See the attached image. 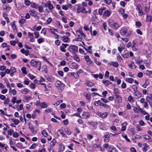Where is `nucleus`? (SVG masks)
<instances>
[{"label":"nucleus","mask_w":152,"mask_h":152,"mask_svg":"<svg viewBox=\"0 0 152 152\" xmlns=\"http://www.w3.org/2000/svg\"><path fill=\"white\" fill-rule=\"evenodd\" d=\"M85 84L86 86L89 87H91L94 85V83L88 81L85 83Z\"/></svg>","instance_id":"nucleus-33"},{"label":"nucleus","mask_w":152,"mask_h":152,"mask_svg":"<svg viewBox=\"0 0 152 152\" xmlns=\"http://www.w3.org/2000/svg\"><path fill=\"white\" fill-rule=\"evenodd\" d=\"M127 123L126 122H124V123L122 124V127H121V130L123 131L126 130V126L127 125Z\"/></svg>","instance_id":"nucleus-19"},{"label":"nucleus","mask_w":152,"mask_h":152,"mask_svg":"<svg viewBox=\"0 0 152 152\" xmlns=\"http://www.w3.org/2000/svg\"><path fill=\"white\" fill-rule=\"evenodd\" d=\"M110 129L113 131H117V129L115 126L114 125H112L110 127Z\"/></svg>","instance_id":"nucleus-60"},{"label":"nucleus","mask_w":152,"mask_h":152,"mask_svg":"<svg viewBox=\"0 0 152 152\" xmlns=\"http://www.w3.org/2000/svg\"><path fill=\"white\" fill-rule=\"evenodd\" d=\"M111 63H113L112 65L115 67H117L118 66V64L117 62H113V61H112Z\"/></svg>","instance_id":"nucleus-54"},{"label":"nucleus","mask_w":152,"mask_h":152,"mask_svg":"<svg viewBox=\"0 0 152 152\" xmlns=\"http://www.w3.org/2000/svg\"><path fill=\"white\" fill-rule=\"evenodd\" d=\"M84 95L86 97L88 101H90L91 99V96L88 94L87 93H85L84 94Z\"/></svg>","instance_id":"nucleus-29"},{"label":"nucleus","mask_w":152,"mask_h":152,"mask_svg":"<svg viewBox=\"0 0 152 152\" xmlns=\"http://www.w3.org/2000/svg\"><path fill=\"white\" fill-rule=\"evenodd\" d=\"M39 12H42L43 11V8L41 6H38Z\"/></svg>","instance_id":"nucleus-56"},{"label":"nucleus","mask_w":152,"mask_h":152,"mask_svg":"<svg viewBox=\"0 0 152 152\" xmlns=\"http://www.w3.org/2000/svg\"><path fill=\"white\" fill-rule=\"evenodd\" d=\"M127 29L126 28H124L121 29L120 32V34L122 36H125L127 33Z\"/></svg>","instance_id":"nucleus-15"},{"label":"nucleus","mask_w":152,"mask_h":152,"mask_svg":"<svg viewBox=\"0 0 152 152\" xmlns=\"http://www.w3.org/2000/svg\"><path fill=\"white\" fill-rule=\"evenodd\" d=\"M134 96H137L138 98H140L142 96L141 93L138 91L134 93Z\"/></svg>","instance_id":"nucleus-28"},{"label":"nucleus","mask_w":152,"mask_h":152,"mask_svg":"<svg viewBox=\"0 0 152 152\" xmlns=\"http://www.w3.org/2000/svg\"><path fill=\"white\" fill-rule=\"evenodd\" d=\"M37 106H40L43 108H46L48 107V105L45 102L38 101L36 103Z\"/></svg>","instance_id":"nucleus-8"},{"label":"nucleus","mask_w":152,"mask_h":152,"mask_svg":"<svg viewBox=\"0 0 152 152\" xmlns=\"http://www.w3.org/2000/svg\"><path fill=\"white\" fill-rule=\"evenodd\" d=\"M111 15V12L110 11L107 10L105 11L103 13V15L105 17H109Z\"/></svg>","instance_id":"nucleus-18"},{"label":"nucleus","mask_w":152,"mask_h":152,"mask_svg":"<svg viewBox=\"0 0 152 152\" xmlns=\"http://www.w3.org/2000/svg\"><path fill=\"white\" fill-rule=\"evenodd\" d=\"M59 151H63L65 149L64 146L62 143H60V144H59Z\"/></svg>","instance_id":"nucleus-24"},{"label":"nucleus","mask_w":152,"mask_h":152,"mask_svg":"<svg viewBox=\"0 0 152 152\" xmlns=\"http://www.w3.org/2000/svg\"><path fill=\"white\" fill-rule=\"evenodd\" d=\"M152 20V15L149 16L148 14L146 15V20L147 22H149L151 23Z\"/></svg>","instance_id":"nucleus-22"},{"label":"nucleus","mask_w":152,"mask_h":152,"mask_svg":"<svg viewBox=\"0 0 152 152\" xmlns=\"http://www.w3.org/2000/svg\"><path fill=\"white\" fill-rule=\"evenodd\" d=\"M10 99L9 98H7L4 101V104H7L10 102Z\"/></svg>","instance_id":"nucleus-63"},{"label":"nucleus","mask_w":152,"mask_h":152,"mask_svg":"<svg viewBox=\"0 0 152 152\" xmlns=\"http://www.w3.org/2000/svg\"><path fill=\"white\" fill-rule=\"evenodd\" d=\"M136 9L138 12V13L140 14V15H142L143 14L142 7L140 4L137 5Z\"/></svg>","instance_id":"nucleus-11"},{"label":"nucleus","mask_w":152,"mask_h":152,"mask_svg":"<svg viewBox=\"0 0 152 152\" xmlns=\"http://www.w3.org/2000/svg\"><path fill=\"white\" fill-rule=\"evenodd\" d=\"M46 113H49L53 112V110L52 108H48L45 110Z\"/></svg>","instance_id":"nucleus-57"},{"label":"nucleus","mask_w":152,"mask_h":152,"mask_svg":"<svg viewBox=\"0 0 152 152\" xmlns=\"http://www.w3.org/2000/svg\"><path fill=\"white\" fill-rule=\"evenodd\" d=\"M109 25L112 28L116 30L120 26L118 23L114 21H110Z\"/></svg>","instance_id":"nucleus-3"},{"label":"nucleus","mask_w":152,"mask_h":152,"mask_svg":"<svg viewBox=\"0 0 152 152\" xmlns=\"http://www.w3.org/2000/svg\"><path fill=\"white\" fill-rule=\"evenodd\" d=\"M68 39V38L66 36H64L62 38V40L64 42H67Z\"/></svg>","instance_id":"nucleus-50"},{"label":"nucleus","mask_w":152,"mask_h":152,"mask_svg":"<svg viewBox=\"0 0 152 152\" xmlns=\"http://www.w3.org/2000/svg\"><path fill=\"white\" fill-rule=\"evenodd\" d=\"M51 31V32L53 34L55 35L56 36L55 37V38L56 39H58L59 38V36L56 33H55L54 32H53L51 29H49Z\"/></svg>","instance_id":"nucleus-44"},{"label":"nucleus","mask_w":152,"mask_h":152,"mask_svg":"<svg viewBox=\"0 0 152 152\" xmlns=\"http://www.w3.org/2000/svg\"><path fill=\"white\" fill-rule=\"evenodd\" d=\"M102 103L99 100L98 101H95L94 102V104L96 106H98L99 105L101 106Z\"/></svg>","instance_id":"nucleus-40"},{"label":"nucleus","mask_w":152,"mask_h":152,"mask_svg":"<svg viewBox=\"0 0 152 152\" xmlns=\"http://www.w3.org/2000/svg\"><path fill=\"white\" fill-rule=\"evenodd\" d=\"M29 13L31 15L34 17H36L37 16V15L35 14V12L33 10H30Z\"/></svg>","instance_id":"nucleus-30"},{"label":"nucleus","mask_w":152,"mask_h":152,"mask_svg":"<svg viewBox=\"0 0 152 152\" xmlns=\"http://www.w3.org/2000/svg\"><path fill=\"white\" fill-rule=\"evenodd\" d=\"M78 48L75 45H71L68 48V50L71 53H75L78 51Z\"/></svg>","instance_id":"nucleus-4"},{"label":"nucleus","mask_w":152,"mask_h":152,"mask_svg":"<svg viewBox=\"0 0 152 152\" xmlns=\"http://www.w3.org/2000/svg\"><path fill=\"white\" fill-rule=\"evenodd\" d=\"M30 129L31 130V132L34 134H36L37 133V131L35 130L34 127L33 126H30L29 127Z\"/></svg>","instance_id":"nucleus-31"},{"label":"nucleus","mask_w":152,"mask_h":152,"mask_svg":"<svg viewBox=\"0 0 152 152\" xmlns=\"http://www.w3.org/2000/svg\"><path fill=\"white\" fill-rule=\"evenodd\" d=\"M103 138L104 142H109L110 136L108 132H106L104 134Z\"/></svg>","instance_id":"nucleus-9"},{"label":"nucleus","mask_w":152,"mask_h":152,"mask_svg":"<svg viewBox=\"0 0 152 152\" xmlns=\"http://www.w3.org/2000/svg\"><path fill=\"white\" fill-rule=\"evenodd\" d=\"M117 59L118 61H119L120 62H121L123 61V59L120 56L119 53L117 54Z\"/></svg>","instance_id":"nucleus-46"},{"label":"nucleus","mask_w":152,"mask_h":152,"mask_svg":"<svg viewBox=\"0 0 152 152\" xmlns=\"http://www.w3.org/2000/svg\"><path fill=\"white\" fill-rule=\"evenodd\" d=\"M84 58L88 64H91L93 62V61L90 59L89 56L88 55L85 56H84Z\"/></svg>","instance_id":"nucleus-14"},{"label":"nucleus","mask_w":152,"mask_h":152,"mask_svg":"<svg viewBox=\"0 0 152 152\" xmlns=\"http://www.w3.org/2000/svg\"><path fill=\"white\" fill-rule=\"evenodd\" d=\"M96 114L99 117L102 118L103 119L106 118L107 116L108 113L107 112L102 113L99 112H97Z\"/></svg>","instance_id":"nucleus-5"},{"label":"nucleus","mask_w":152,"mask_h":152,"mask_svg":"<svg viewBox=\"0 0 152 152\" xmlns=\"http://www.w3.org/2000/svg\"><path fill=\"white\" fill-rule=\"evenodd\" d=\"M42 134L45 137H47L48 136V133L44 130H43L42 131Z\"/></svg>","instance_id":"nucleus-49"},{"label":"nucleus","mask_w":152,"mask_h":152,"mask_svg":"<svg viewBox=\"0 0 152 152\" xmlns=\"http://www.w3.org/2000/svg\"><path fill=\"white\" fill-rule=\"evenodd\" d=\"M82 40V36L80 37L79 35H78V37L75 39L76 41H81Z\"/></svg>","instance_id":"nucleus-58"},{"label":"nucleus","mask_w":152,"mask_h":152,"mask_svg":"<svg viewBox=\"0 0 152 152\" xmlns=\"http://www.w3.org/2000/svg\"><path fill=\"white\" fill-rule=\"evenodd\" d=\"M115 96L116 97L117 99H118L119 102H121L122 98L119 96V95L117 94H115Z\"/></svg>","instance_id":"nucleus-41"},{"label":"nucleus","mask_w":152,"mask_h":152,"mask_svg":"<svg viewBox=\"0 0 152 152\" xmlns=\"http://www.w3.org/2000/svg\"><path fill=\"white\" fill-rule=\"evenodd\" d=\"M82 116L84 118H90V114L88 112H85L83 113Z\"/></svg>","instance_id":"nucleus-16"},{"label":"nucleus","mask_w":152,"mask_h":152,"mask_svg":"<svg viewBox=\"0 0 152 152\" xmlns=\"http://www.w3.org/2000/svg\"><path fill=\"white\" fill-rule=\"evenodd\" d=\"M46 78L47 80L49 81L52 82L53 81L54 79L51 76L48 75L46 76Z\"/></svg>","instance_id":"nucleus-36"},{"label":"nucleus","mask_w":152,"mask_h":152,"mask_svg":"<svg viewBox=\"0 0 152 152\" xmlns=\"http://www.w3.org/2000/svg\"><path fill=\"white\" fill-rule=\"evenodd\" d=\"M102 83L106 86H108L109 84H111L112 83L108 80H103Z\"/></svg>","instance_id":"nucleus-27"},{"label":"nucleus","mask_w":152,"mask_h":152,"mask_svg":"<svg viewBox=\"0 0 152 152\" xmlns=\"http://www.w3.org/2000/svg\"><path fill=\"white\" fill-rule=\"evenodd\" d=\"M28 37L30 39L29 41L31 42H34V35L32 33L28 32Z\"/></svg>","instance_id":"nucleus-13"},{"label":"nucleus","mask_w":152,"mask_h":152,"mask_svg":"<svg viewBox=\"0 0 152 152\" xmlns=\"http://www.w3.org/2000/svg\"><path fill=\"white\" fill-rule=\"evenodd\" d=\"M134 80V79L132 78H126V81L130 83H132L133 82Z\"/></svg>","instance_id":"nucleus-35"},{"label":"nucleus","mask_w":152,"mask_h":152,"mask_svg":"<svg viewBox=\"0 0 152 152\" xmlns=\"http://www.w3.org/2000/svg\"><path fill=\"white\" fill-rule=\"evenodd\" d=\"M37 146V144H36L34 143L32 144L29 147V149H33L35 148Z\"/></svg>","instance_id":"nucleus-52"},{"label":"nucleus","mask_w":152,"mask_h":152,"mask_svg":"<svg viewBox=\"0 0 152 152\" xmlns=\"http://www.w3.org/2000/svg\"><path fill=\"white\" fill-rule=\"evenodd\" d=\"M56 143V141L55 139H53L50 142V146H51L52 147L54 146L55 145V143Z\"/></svg>","instance_id":"nucleus-45"},{"label":"nucleus","mask_w":152,"mask_h":152,"mask_svg":"<svg viewBox=\"0 0 152 152\" xmlns=\"http://www.w3.org/2000/svg\"><path fill=\"white\" fill-rule=\"evenodd\" d=\"M88 124L90 125L94 129H95L97 127V125L98 124V123L97 121H90L88 122Z\"/></svg>","instance_id":"nucleus-6"},{"label":"nucleus","mask_w":152,"mask_h":152,"mask_svg":"<svg viewBox=\"0 0 152 152\" xmlns=\"http://www.w3.org/2000/svg\"><path fill=\"white\" fill-rule=\"evenodd\" d=\"M123 58H128L129 57V56L128 53H125L124 54H123L122 56Z\"/></svg>","instance_id":"nucleus-61"},{"label":"nucleus","mask_w":152,"mask_h":152,"mask_svg":"<svg viewBox=\"0 0 152 152\" xmlns=\"http://www.w3.org/2000/svg\"><path fill=\"white\" fill-rule=\"evenodd\" d=\"M69 67L72 69H77L78 68L77 64L75 62H71L69 64Z\"/></svg>","instance_id":"nucleus-7"},{"label":"nucleus","mask_w":152,"mask_h":152,"mask_svg":"<svg viewBox=\"0 0 152 152\" xmlns=\"http://www.w3.org/2000/svg\"><path fill=\"white\" fill-rule=\"evenodd\" d=\"M26 22V20L24 19H21L19 21V22L20 23V25L21 26H22L23 23Z\"/></svg>","instance_id":"nucleus-32"},{"label":"nucleus","mask_w":152,"mask_h":152,"mask_svg":"<svg viewBox=\"0 0 152 152\" xmlns=\"http://www.w3.org/2000/svg\"><path fill=\"white\" fill-rule=\"evenodd\" d=\"M48 7L50 10H52L53 8V6L51 3L50 2L48 1V3L47 4Z\"/></svg>","instance_id":"nucleus-38"},{"label":"nucleus","mask_w":152,"mask_h":152,"mask_svg":"<svg viewBox=\"0 0 152 152\" xmlns=\"http://www.w3.org/2000/svg\"><path fill=\"white\" fill-rule=\"evenodd\" d=\"M141 108L139 107H134L133 108V110L136 113H138L140 112Z\"/></svg>","instance_id":"nucleus-20"},{"label":"nucleus","mask_w":152,"mask_h":152,"mask_svg":"<svg viewBox=\"0 0 152 152\" xmlns=\"http://www.w3.org/2000/svg\"><path fill=\"white\" fill-rule=\"evenodd\" d=\"M102 26L104 30L106 31L107 30V25L106 22H104L102 23Z\"/></svg>","instance_id":"nucleus-59"},{"label":"nucleus","mask_w":152,"mask_h":152,"mask_svg":"<svg viewBox=\"0 0 152 152\" xmlns=\"http://www.w3.org/2000/svg\"><path fill=\"white\" fill-rule=\"evenodd\" d=\"M31 65L34 66V68H36L38 70L40 71L41 66V64L39 61H36L34 60H32L30 62Z\"/></svg>","instance_id":"nucleus-1"},{"label":"nucleus","mask_w":152,"mask_h":152,"mask_svg":"<svg viewBox=\"0 0 152 152\" xmlns=\"http://www.w3.org/2000/svg\"><path fill=\"white\" fill-rule=\"evenodd\" d=\"M34 34L35 35V37L37 39L39 37V32L36 31L34 32Z\"/></svg>","instance_id":"nucleus-55"},{"label":"nucleus","mask_w":152,"mask_h":152,"mask_svg":"<svg viewBox=\"0 0 152 152\" xmlns=\"http://www.w3.org/2000/svg\"><path fill=\"white\" fill-rule=\"evenodd\" d=\"M10 69L11 72L15 73L16 71V69L15 68V67L13 66L11 67Z\"/></svg>","instance_id":"nucleus-62"},{"label":"nucleus","mask_w":152,"mask_h":152,"mask_svg":"<svg viewBox=\"0 0 152 152\" xmlns=\"http://www.w3.org/2000/svg\"><path fill=\"white\" fill-rule=\"evenodd\" d=\"M135 25L137 27L139 28L142 26V24L140 21H136L135 22Z\"/></svg>","instance_id":"nucleus-51"},{"label":"nucleus","mask_w":152,"mask_h":152,"mask_svg":"<svg viewBox=\"0 0 152 152\" xmlns=\"http://www.w3.org/2000/svg\"><path fill=\"white\" fill-rule=\"evenodd\" d=\"M21 70L24 74L25 75L27 74L26 68L25 67H22L21 69Z\"/></svg>","instance_id":"nucleus-47"},{"label":"nucleus","mask_w":152,"mask_h":152,"mask_svg":"<svg viewBox=\"0 0 152 152\" xmlns=\"http://www.w3.org/2000/svg\"><path fill=\"white\" fill-rule=\"evenodd\" d=\"M142 145L143 147L142 148V150L144 152H145L149 149V145L146 143H143Z\"/></svg>","instance_id":"nucleus-12"},{"label":"nucleus","mask_w":152,"mask_h":152,"mask_svg":"<svg viewBox=\"0 0 152 152\" xmlns=\"http://www.w3.org/2000/svg\"><path fill=\"white\" fill-rule=\"evenodd\" d=\"M29 91L30 90L26 88H24L21 90V93L25 94H27Z\"/></svg>","instance_id":"nucleus-21"},{"label":"nucleus","mask_w":152,"mask_h":152,"mask_svg":"<svg viewBox=\"0 0 152 152\" xmlns=\"http://www.w3.org/2000/svg\"><path fill=\"white\" fill-rule=\"evenodd\" d=\"M24 100L23 101L25 100L24 101L26 102H28L31 99V97L27 96H24L23 97Z\"/></svg>","instance_id":"nucleus-23"},{"label":"nucleus","mask_w":152,"mask_h":152,"mask_svg":"<svg viewBox=\"0 0 152 152\" xmlns=\"http://www.w3.org/2000/svg\"><path fill=\"white\" fill-rule=\"evenodd\" d=\"M11 119L14 122L15 125H17L19 123V121L17 119H13V118H11Z\"/></svg>","instance_id":"nucleus-37"},{"label":"nucleus","mask_w":152,"mask_h":152,"mask_svg":"<svg viewBox=\"0 0 152 152\" xmlns=\"http://www.w3.org/2000/svg\"><path fill=\"white\" fill-rule=\"evenodd\" d=\"M128 66L131 68H134L136 67V66L134 64V63L133 62H131V63L129 64Z\"/></svg>","instance_id":"nucleus-39"},{"label":"nucleus","mask_w":152,"mask_h":152,"mask_svg":"<svg viewBox=\"0 0 152 152\" xmlns=\"http://www.w3.org/2000/svg\"><path fill=\"white\" fill-rule=\"evenodd\" d=\"M128 100L131 103H132L134 102V99L131 95H130L128 96Z\"/></svg>","instance_id":"nucleus-43"},{"label":"nucleus","mask_w":152,"mask_h":152,"mask_svg":"<svg viewBox=\"0 0 152 152\" xmlns=\"http://www.w3.org/2000/svg\"><path fill=\"white\" fill-rule=\"evenodd\" d=\"M38 6L39 4H37L34 2L31 3V7L34 8L35 9H37Z\"/></svg>","instance_id":"nucleus-25"},{"label":"nucleus","mask_w":152,"mask_h":152,"mask_svg":"<svg viewBox=\"0 0 152 152\" xmlns=\"http://www.w3.org/2000/svg\"><path fill=\"white\" fill-rule=\"evenodd\" d=\"M52 20V19L51 18H49L45 22L46 25L49 24Z\"/></svg>","instance_id":"nucleus-42"},{"label":"nucleus","mask_w":152,"mask_h":152,"mask_svg":"<svg viewBox=\"0 0 152 152\" xmlns=\"http://www.w3.org/2000/svg\"><path fill=\"white\" fill-rule=\"evenodd\" d=\"M77 12L79 13L82 12L84 13H87L88 11L86 10V9L83 7H79L77 8Z\"/></svg>","instance_id":"nucleus-10"},{"label":"nucleus","mask_w":152,"mask_h":152,"mask_svg":"<svg viewBox=\"0 0 152 152\" xmlns=\"http://www.w3.org/2000/svg\"><path fill=\"white\" fill-rule=\"evenodd\" d=\"M146 100L149 102L150 105L152 107V96L150 95L146 97Z\"/></svg>","instance_id":"nucleus-17"},{"label":"nucleus","mask_w":152,"mask_h":152,"mask_svg":"<svg viewBox=\"0 0 152 152\" xmlns=\"http://www.w3.org/2000/svg\"><path fill=\"white\" fill-rule=\"evenodd\" d=\"M146 74L147 75L150 76V77H152V71H149L147 70L146 71Z\"/></svg>","instance_id":"nucleus-48"},{"label":"nucleus","mask_w":152,"mask_h":152,"mask_svg":"<svg viewBox=\"0 0 152 152\" xmlns=\"http://www.w3.org/2000/svg\"><path fill=\"white\" fill-rule=\"evenodd\" d=\"M55 85L60 92H62L65 86V85L64 84L59 80L56 81Z\"/></svg>","instance_id":"nucleus-2"},{"label":"nucleus","mask_w":152,"mask_h":152,"mask_svg":"<svg viewBox=\"0 0 152 152\" xmlns=\"http://www.w3.org/2000/svg\"><path fill=\"white\" fill-rule=\"evenodd\" d=\"M17 100V98L15 97H13L12 100L11 101L13 104H14L16 102V101Z\"/></svg>","instance_id":"nucleus-64"},{"label":"nucleus","mask_w":152,"mask_h":152,"mask_svg":"<svg viewBox=\"0 0 152 152\" xmlns=\"http://www.w3.org/2000/svg\"><path fill=\"white\" fill-rule=\"evenodd\" d=\"M93 148H101V145L97 144H94L92 145Z\"/></svg>","instance_id":"nucleus-34"},{"label":"nucleus","mask_w":152,"mask_h":152,"mask_svg":"<svg viewBox=\"0 0 152 152\" xmlns=\"http://www.w3.org/2000/svg\"><path fill=\"white\" fill-rule=\"evenodd\" d=\"M73 59L76 62H78L80 61V59L78 56L77 55H75L73 56Z\"/></svg>","instance_id":"nucleus-26"},{"label":"nucleus","mask_w":152,"mask_h":152,"mask_svg":"<svg viewBox=\"0 0 152 152\" xmlns=\"http://www.w3.org/2000/svg\"><path fill=\"white\" fill-rule=\"evenodd\" d=\"M100 106L103 107L106 109H108L109 107V106L108 104H104L102 103H101Z\"/></svg>","instance_id":"nucleus-53"}]
</instances>
